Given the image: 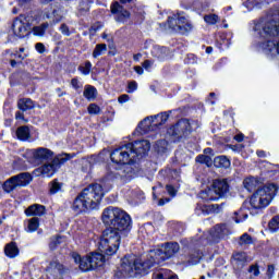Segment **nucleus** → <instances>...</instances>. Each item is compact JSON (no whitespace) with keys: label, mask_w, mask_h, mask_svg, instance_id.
<instances>
[{"label":"nucleus","mask_w":279,"mask_h":279,"mask_svg":"<svg viewBox=\"0 0 279 279\" xmlns=\"http://www.w3.org/2000/svg\"><path fill=\"white\" fill-rule=\"evenodd\" d=\"M158 125V122H156L154 116L145 118L141 123L140 128L144 132H151L154 128Z\"/></svg>","instance_id":"obj_19"},{"label":"nucleus","mask_w":279,"mask_h":279,"mask_svg":"<svg viewBox=\"0 0 279 279\" xmlns=\"http://www.w3.org/2000/svg\"><path fill=\"white\" fill-rule=\"evenodd\" d=\"M83 95L85 98H87L88 101H93L97 99V88L92 85H86Z\"/></svg>","instance_id":"obj_29"},{"label":"nucleus","mask_w":279,"mask_h":279,"mask_svg":"<svg viewBox=\"0 0 279 279\" xmlns=\"http://www.w3.org/2000/svg\"><path fill=\"white\" fill-rule=\"evenodd\" d=\"M111 12L118 16L117 21L119 22L125 21V19H130V12L123 9V5H121L119 2H114L111 5Z\"/></svg>","instance_id":"obj_17"},{"label":"nucleus","mask_w":279,"mask_h":279,"mask_svg":"<svg viewBox=\"0 0 279 279\" xmlns=\"http://www.w3.org/2000/svg\"><path fill=\"white\" fill-rule=\"evenodd\" d=\"M15 119H16V121H24V123H27V120L25 119V116L21 111H17L15 113Z\"/></svg>","instance_id":"obj_51"},{"label":"nucleus","mask_w":279,"mask_h":279,"mask_svg":"<svg viewBox=\"0 0 279 279\" xmlns=\"http://www.w3.org/2000/svg\"><path fill=\"white\" fill-rule=\"evenodd\" d=\"M56 171H58V166L53 162V159L45 162L40 167L34 170V175L37 178L41 175V178H53L56 175Z\"/></svg>","instance_id":"obj_14"},{"label":"nucleus","mask_w":279,"mask_h":279,"mask_svg":"<svg viewBox=\"0 0 279 279\" xmlns=\"http://www.w3.org/2000/svg\"><path fill=\"white\" fill-rule=\"evenodd\" d=\"M168 27L177 34H186L191 32L192 27L189 20L184 15H174L168 19Z\"/></svg>","instance_id":"obj_9"},{"label":"nucleus","mask_w":279,"mask_h":279,"mask_svg":"<svg viewBox=\"0 0 279 279\" xmlns=\"http://www.w3.org/2000/svg\"><path fill=\"white\" fill-rule=\"evenodd\" d=\"M228 234H230V228H228L226 225H217L214 228L213 236L216 239H225V236H228Z\"/></svg>","instance_id":"obj_22"},{"label":"nucleus","mask_w":279,"mask_h":279,"mask_svg":"<svg viewBox=\"0 0 279 279\" xmlns=\"http://www.w3.org/2000/svg\"><path fill=\"white\" fill-rule=\"evenodd\" d=\"M89 114H99L101 112V108L96 104H90L87 108Z\"/></svg>","instance_id":"obj_45"},{"label":"nucleus","mask_w":279,"mask_h":279,"mask_svg":"<svg viewBox=\"0 0 279 279\" xmlns=\"http://www.w3.org/2000/svg\"><path fill=\"white\" fill-rule=\"evenodd\" d=\"M62 191V184L58 183V181H53L50 187V193L56 195V193H60Z\"/></svg>","instance_id":"obj_44"},{"label":"nucleus","mask_w":279,"mask_h":279,"mask_svg":"<svg viewBox=\"0 0 279 279\" xmlns=\"http://www.w3.org/2000/svg\"><path fill=\"white\" fill-rule=\"evenodd\" d=\"M128 145H131V158H133V160H136L140 156H145L151 147V144H149L147 140L136 141Z\"/></svg>","instance_id":"obj_12"},{"label":"nucleus","mask_w":279,"mask_h":279,"mask_svg":"<svg viewBox=\"0 0 279 279\" xmlns=\"http://www.w3.org/2000/svg\"><path fill=\"white\" fill-rule=\"evenodd\" d=\"M265 0H248L246 2V8H260V4L264 3Z\"/></svg>","instance_id":"obj_46"},{"label":"nucleus","mask_w":279,"mask_h":279,"mask_svg":"<svg viewBox=\"0 0 279 279\" xmlns=\"http://www.w3.org/2000/svg\"><path fill=\"white\" fill-rule=\"evenodd\" d=\"M142 56H143V54H141V53L134 54V56H133V60H134L135 62H138V60H141Z\"/></svg>","instance_id":"obj_61"},{"label":"nucleus","mask_w":279,"mask_h":279,"mask_svg":"<svg viewBox=\"0 0 279 279\" xmlns=\"http://www.w3.org/2000/svg\"><path fill=\"white\" fill-rule=\"evenodd\" d=\"M275 267H274V265H269L268 266V269H267V276H268V278H274V271H275Z\"/></svg>","instance_id":"obj_57"},{"label":"nucleus","mask_w":279,"mask_h":279,"mask_svg":"<svg viewBox=\"0 0 279 279\" xmlns=\"http://www.w3.org/2000/svg\"><path fill=\"white\" fill-rule=\"evenodd\" d=\"M29 182H32V174L24 172V173H20L15 177H12L11 179L7 180L3 183V190L7 193H12V191H14V189H19V186H27V184H29Z\"/></svg>","instance_id":"obj_10"},{"label":"nucleus","mask_w":279,"mask_h":279,"mask_svg":"<svg viewBox=\"0 0 279 279\" xmlns=\"http://www.w3.org/2000/svg\"><path fill=\"white\" fill-rule=\"evenodd\" d=\"M105 256L106 255H104V253H93L89 255L93 269H97V267H101V265H104V260H106Z\"/></svg>","instance_id":"obj_23"},{"label":"nucleus","mask_w":279,"mask_h":279,"mask_svg":"<svg viewBox=\"0 0 279 279\" xmlns=\"http://www.w3.org/2000/svg\"><path fill=\"white\" fill-rule=\"evenodd\" d=\"M234 215L235 223H243V221H245L247 218V214L243 211V208H241L239 211H235Z\"/></svg>","instance_id":"obj_39"},{"label":"nucleus","mask_w":279,"mask_h":279,"mask_svg":"<svg viewBox=\"0 0 279 279\" xmlns=\"http://www.w3.org/2000/svg\"><path fill=\"white\" fill-rule=\"evenodd\" d=\"M34 100L29 98H22L17 101V108L22 110V112L34 109Z\"/></svg>","instance_id":"obj_25"},{"label":"nucleus","mask_w":279,"mask_h":279,"mask_svg":"<svg viewBox=\"0 0 279 279\" xmlns=\"http://www.w3.org/2000/svg\"><path fill=\"white\" fill-rule=\"evenodd\" d=\"M60 32L63 34V36H71V31L69 29V26L66 24H62L60 26Z\"/></svg>","instance_id":"obj_49"},{"label":"nucleus","mask_w":279,"mask_h":279,"mask_svg":"<svg viewBox=\"0 0 279 279\" xmlns=\"http://www.w3.org/2000/svg\"><path fill=\"white\" fill-rule=\"evenodd\" d=\"M107 178L111 181L120 180V182H129V180H132V166L130 163L122 165L119 169L109 172Z\"/></svg>","instance_id":"obj_11"},{"label":"nucleus","mask_w":279,"mask_h":279,"mask_svg":"<svg viewBox=\"0 0 279 279\" xmlns=\"http://www.w3.org/2000/svg\"><path fill=\"white\" fill-rule=\"evenodd\" d=\"M72 258L74 263H78L81 271H90V269H94L89 256L82 257L80 254L73 253Z\"/></svg>","instance_id":"obj_16"},{"label":"nucleus","mask_w":279,"mask_h":279,"mask_svg":"<svg viewBox=\"0 0 279 279\" xmlns=\"http://www.w3.org/2000/svg\"><path fill=\"white\" fill-rule=\"evenodd\" d=\"M49 27V23H44L39 26L33 27L34 36H45V32H47Z\"/></svg>","instance_id":"obj_35"},{"label":"nucleus","mask_w":279,"mask_h":279,"mask_svg":"<svg viewBox=\"0 0 279 279\" xmlns=\"http://www.w3.org/2000/svg\"><path fill=\"white\" fill-rule=\"evenodd\" d=\"M233 263L238 267H243V265H245V263H247V254H245V253H235L233 255Z\"/></svg>","instance_id":"obj_32"},{"label":"nucleus","mask_w":279,"mask_h":279,"mask_svg":"<svg viewBox=\"0 0 279 279\" xmlns=\"http://www.w3.org/2000/svg\"><path fill=\"white\" fill-rule=\"evenodd\" d=\"M151 56L162 62V60H166L167 56H169V50L166 47L155 46L151 49Z\"/></svg>","instance_id":"obj_20"},{"label":"nucleus","mask_w":279,"mask_h":279,"mask_svg":"<svg viewBox=\"0 0 279 279\" xmlns=\"http://www.w3.org/2000/svg\"><path fill=\"white\" fill-rule=\"evenodd\" d=\"M4 254L9 258H16V256H19V246H16V243L11 242L7 244L4 247Z\"/></svg>","instance_id":"obj_26"},{"label":"nucleus","mask_w":279,"mask_h":279,"mask_svg":"<svg viewBox=\"0 0 279 279\" xmlns=\"http://www.w3.org/2000/svg\"><path fill=\"white\" fill-rule=\"evenodd\" d=\"M101 219L105 226L109 227L107 230L128 232L132 226V218L130 215L119 207H107L102 211Z\"/></svg>","instance_id":"obj_3"},{"label":"nucleus","mask_w":279,"mask_h":279,"mask_svg":"<svg viewBox=\"0 0 279 279\" xmlns=\"http://www.w3.org/2000/svg\"><path fill=\"white\" fill-rule=\"evenodd\" d=\"M90 69H93V63L90 61L85 62L84 66H80L78 71L83 73V75H88L90 73Z\"/></svg>","instance_id":"obj_43"},{"label":"nucleus","mask_w":279,"mask_h":279,"mask_svg":"<svg viewBox=\"0 0 279 279\" xmlns=\"http://www.w3.org/2000/svg\"><path fill=\"white\" fill-rule=\"evenodd\" d=\"M258 180L254 177L246 178L243 182L244 189L252 193V191H256L258 189Z\"/></svg>","instance_id":"obj_27"},{"label":"nucleus","mask_w":279,"mask_h":279,"mask_svg":"<svg viewBox=\"0 0 279 279\" xmlns=\"http://www.w3.org/2000/svg\"><path fill=\"white\" fill-rule=\"evenodd\" d=\"M57 93H59L58 94L59 97H64V95H66V93L62 92L61 88H57Z\"/></svg>","instance_id":"obj_62"},{"label":"nucleus","mask_w":279,"mask_h":279,"mask_svg":"<svg viewBox=\"0 0 279 279\" xmlns=\"http://www.w3.org/2000/svg\"><path fill=\"white\" fill-rule=\"evenodd\" d=\"M106 51H108L106 44H99L94 49L93 56L94 58H99V56H101V53H106Z\"/></svg>","instance_id":"obj_38"},{"label":"nucleus","mask_w":279,"mask_h":279,"mask_svg":"<svg viewBox=\"0 0 279 279\" xmlns=\"http://www.w3.org/2000/svg\"><path fill=\"white\" fill-rule=\"evenodd\" d=\"M250 274H253V276H258V274H260V270H258L257 266H251Z\"/></svg>","instance_id":"obj_56"},{"label":"nucleus","mask_w":279,"mask_h":279,"mask_svg":"<svg viewBox=\"0 0 279 279\" xmlns=\"http://www.w3.org/2000/svg\"><path fill=\"white\" fill-rule=\"evenodd\" d=\"M143 66L146 71H149L151 69V66H154V61H149V60H145L143 62Z\"/></svg>","instance_id":"obj_52"},{"label":"nucleus","mask_w":279,"mask_h":279,"mask_svg":"<svg viewBox=\"0 0 279 279\" xmlns=\"http://www.w3.org/2000/svg\"><path fill=\"white\" fill-rule=\"evenodd\" d=\"M40 223L38 222V218H32L28 220L27 232H36Z\"/></svg>","instance_id":"obj_36"},{"label":"nucleus","mask_w":279,"mask_h":279,"mask_svg":"<svg viewBox=\"0 0 279 279\" xmlns=\"http://www.w3.org/2000/svg\"><path fill=\"white\" fill-rule=\"evenodd\" d=\"M46 271L50 276H53L54 278H58V276H60V274H62V265L60 263H58V260H52V262H50Z\"/></svg>","instance_id":"obj_21"},{"label":"nucleus","mask_w":279,"mask_h":279,"mask_svg":"<svg viewBox=\"0 0 279 279\" xmlns=\"http://www.w3.org/2000/svg\"><path fill=\"white\" fill-rule=\"evenodd\" d=\"M104 195H106V192H104L101 184H90L82 190L74 198L72 210H74L76 215L88 213V210H96V208H99Z\"/></svg>","instance_id":"obj_1"},{"label":"nucleus","mask_w":279,"mask_h":279,"mask_svg":"<svg viewBox=\"0 0 279 279\" xmlns=\"http://www.w3.org/2000/svg\"><path fill=\"white\" fill-rule=\"evenodd\" d=\"M210 215V213H219V205H201L196 207L198 215Z\"/></svg>","instance_id":"obj_24"},{"label":"nucleus","mask_w":279,"mask_h":279,"mask_svg":"<svg viewBox=\"0 0 279 279\" xmlns=\"http://www.w3.org/2000/svg\"><path fill=\"white\" fill-rule=\"evenodd\" d=\"M204 154L205 156H210L213 154V148H205Z\"/></svg>","instance_id":"obj_60"},{"label":"nucleus","mask_w":279,"mask_h":279,"mask_svg":"<svg viewBox=\"0 0 279 279\" xmlns=\"http://www.w3.org/2000/svg\"><path fill=\"white\" fill-rule=\"evenodd\" d=\"M123 234H125V231L106 229L99 241V252L105 256H114L119 252V245H121V236Z\"/></svg>","instance_id":"obj_4"},{"label":"nucleus","mask_w":279,"mask_h":279,"mask_svg":"<svg viewBox=\"0 0 279 279\" xmlns=\"http://www.w3.org/2000/svg\"><path fill=\"white\" fill-rule=\"evenodd\" d=\"M166 191L169 193V195H172V196H174L177 193L175 187H173L172 185H167Z\"/></svg>","instance_id":"obj_55"},{"label":"nucleus","mask_w":279,"mask_h":279,"mask_svg":"<svg viewBox=\"0 0 279 279\" xmlns=\"http://www.w3.org/2000/svg\"><path fill=\"white\" fill-rule=\"evenodd\" d=\"M13 34L17 38H25L27 36V26L25 25V17L20 16L13 22Z\"/></svg>","instance_id":"obj_15"},{"label":"nucleus","mask_w":279,"mask_h":279,"mask_svg":"<svg viewBox=\"0 0 279 279\" xmlns=\"http://www.w3.org/2000/svg\"><path fill=\"white\" fill-rule=\"evenodd\" d=\"M27 217H43L45 215V206L44 205H32L25 210Z\"/></svg>","instance_id":"obj_18"},{"label":"nucleus","mask_w":279,"mask_h":279,"mask_svg":"<svg viewBox=\"0 0 279 279\" xmlns=\"http://www.w3.org/2000/svg\"><path fill=\"white\" fill-rule=\"evenodd\" d=\"M228 181L226 180H215L213 183V187L206 190L203 193L204 199L209 202H215V199H219V197H223L226 193H228Z\"/></svg>","instance_id":"obj_7"},{"label":"nucleus","mask_w":279,"mask_h":279,"mask_svg":"<svg viewBox=\"0 0 279 279\" xmlns=\"http://www.w3.org/2000/svg\"><path fill=\"white\" fill-rule=\"evenodd\" d=\"M243 138H245L243 134H238L234 136V141H236L238 143H243Z\"/></svg>","instance_id":"obj_58"},{"label":"nucleus","mask_w":279,"mask_h":279,"mask_svg":"<svg viewBox=\"0 0 279 279\" xmlns=\"http://www.w3.org/2000/svg\"><path fill=\"white\" fill-rule=\"evenodd\" d=\"M73 158V155L69 154H62L57 157H52L53 163L57 166V169H59L60 165H64V162H69Z\"/></svg>","instance_id":"obj_31"},{"label":"nucleus","mask_w":279,"mask_h":279,"mask_svg":"<svg viewBox=\"0 0 279 279\" xmlns=\"http://www.w3.org/2000/svg\"><path fill=\"white\" fill-rule=\"evenodd\" d=\"M154 267V262L143 260L136 255H126L116 271L117 278H132L134 274H147Z\"/></svg>","instance_id":"obj_2"},{"label":"nucleus","mask_w":279,"mask_h":279,"mask_svg":"<svg viewBox=\"0 0 279 279\" xmlns=\"http://www.w3.org/2000/svg\"><path fill=\"white\" fill-rule=\"evenodd\" d=\"M129 93H134V90H136V88H138V84L135 81H132L129 83Z\"/></svg>","instance_id":"obj_50"},{"label":"nucleus","mask_w":279,"mask_h":279,"mask_svg":"<svg viewBox=\"0 0 279 279\" xmlns=\"http://www.w3.org/2000/svg\"><path fill=\"white\" fill-rule=\"evenodd\" d=\"M270 232H278L279 230V216L274 217L268 225Z\"/></svg>","instance_id":"obj_40"},{"label":"nucleus","mask_w":279,"mask_h":279,"mask_svg":"<svg viewBox=\"0 0 279 279\" xmlns=\"http://www.w3.org/2000/svg\"><path fill=\"white\" fill-rule=\"evenodd\" d=\"M257 156H259V158H263L265 156V153L263 150H258Z\"/></svg>","instance_id":"obj_64"},{"label":"nucleus","mask_w":279,"mask_h":279,"mask_svg":"<svg viewBox=\"0 0 279 279\" xmlns=\"http://www.w3.org/2000/svg\"><path fill=\"white\" fill-rule=\"evenodd\" d=\"M23 157L28 160V162H35V165H43V162H49L53 160V151L49 148L38 147L26 149Z\"/></svg>","instance_id":"obj_5"},{"label":"nucleus","mask_w":279,"mask_h":279,"mask_svg":"<svg viewBox=\"0 0 279 279\" xmlns=\"http://www.w3.org/2000/svg\"><path fill=\"white\" fill-rule=\"evenodd\" d=\"M269 195L265 190H257L255 194L252 195L250 199V205L256 210L258 208H265L269 206Z\"/></svg>","instance_id":"obj_13"},{"label":"nucleus","mask_w":279,"mask_h":279,"mask_svg":"<svg viewBox=\"0 0 279 279\" xmlns=\"http://www.w3.org/2000/svg\"><path fill=\"white\" fill-rule=\"evenodd\" d=\"M259 191H265L266 195L269 197V202L274 198V195L278 193V186L276 183H269L268 185H265L264 187L259 189Z\"/></svg>","instance_id":"obj_30"},{"label":"nucleus","mask_w":279,"mask_h":279,"mask_svg":"<svg viewBox=\"0 0 279 279\" xmlns=\"http://www.w3.org/2000/svg\"><path fill=\"white\" fill-rule=\"evenodd\" d=\"M35 49L36 51H38L39 53H45V45L43 43H38L35 45Z\"/></svg>","instance_id":"obj_53"},{"label":"nucleus","mask_w":279,"mask_h":279,"mask_svg":"<svg viewBox=\"0 0 279 279\" xmlns=\"http://www.w3.org/2000/svg\"><path fill=\"white\" fill-rule=\"evenodd\" d=\"M154 119L158 125H162V123H167V120L169 119V113L162 112L157 116H154Z\"/></svg>","instance_id":"obj_41"},{"label":"nucleus","mask_w":279,"mask_h":279,"mask_svg":"<svg viewBox=\"0 0 279 279\" xmlns=\"http://www.w3.org/2000/svg\"><path fill=\"white\" fill-rule=\"evenodd\" d=\"M214 165L218 169H228L230 167V159L226 156H218L214 159Z\"/></svg>","instance_id":"obj_28"},{"label":"nucleus","mask_w":279,"mask_h":279,"mask_svg":"<svg viewBox=\"0 0 279 279\" xmlns=\"http://www.w3.org/2000/svg\"><path fill=\"white\" fill-rule=\"evenodd\" d=\"M118 101L119 104H126V101H130V96L128 95H121L119 98H118Z\"/></svg>","instance_id":"obj_54"},{"label":"nucleus","mask_w":279,"mask_h":279,"mask_svg":"<svg viewBox=\"0 0 279 279\" xmlns=\"http://www.w3.org/2000/svg\"><path fill=\"white\" fill-rule=\"evenodd\" d=\"M240 245H252V243H254V241L252 240V236L247 233H244L240 236V241H239Z\"/></svg>","instance_id":"obj_42"},{"label":"nucleus","mask_w":279,"mask_h":279,"mask_svg":"<svg viewBox=\"0 0 279 279\" xmlns=\"http://www.w3.org/2000/svg\"><path fill=\"white\" fill-rule=\"evenodd\" d=\"M134 71L137 73V75H143V73H144L143 68L140 65H136L134 68Z\"/></svg>","instance_id":"obj_59"},{"label":"nucleus","mask_w":279,"mask_h":279,"mask_svg":"<svg viewBox=\"0 0 279 279\" xmlns=\"http://www.w3.org/2000/svg\"><path fill=\"white\" fill-rule=\"evenodd\" d=\"M110 158L112 162L116 165H130V162H134V157H132V145H124L118 149H114Z\"/></svg>","instance_id":"obj_8"},{"label":"nucleus","mask_w":279,"mask_h":279,"mask_svg":"<svg viewBox=\"0 0 279 279\" xmlns=\"http://www.w3.org/2000/svg\"><path fill=\"white\" fill-rule=\"evenodd\" d=\"M16 136L20 141H28V138H29V128L28 126H20L16 130Z\"/></svg>","instance_id":"obj_33"},{"label":"nucleus","mask_w":279,"mask_h":279,"mask_svg":"<svg viewBox=\"0 0 279 279\" xmlns=\"http://www.w3.org/2000/svg\"><path fill=\"white\" fill-rule=\"evenodd\" d=\"M71 86L75 90H80V88H82V83L77 78H72L71 80Z\"/></svg>","instance_id":"obj_48"},{"label":"nucleus","mask_w":279,"mask_h":279,"mask_svg":"<svg viewBox=\"0 0 279 279\" xmlns=\"http://www.w3.org/2000/svg\"><path fill=\"white\" fill-rule=\"evenodd\" d=\"M204 21L207 23V25H217V23H219V15L207 14L204 16Z\"/></svg>","instance_id":"obj_37"},{"label":"nucleus","mask_w":279,"mask_h":279,"mask_svg":"<svg viewBox=\"0 0 279 279\" xmlns=\"http://www.w3.org/2000/svg\"><path fill=\"white\" fill-rule=\"evenodd\" d=\"M166 202H169V198H166V201L165 199H160L159 201V206H165Z\"/></svg>","instance_id":"obj_63"},{"label":"nucleus","mask_w":279,"mask_h":279,"mask_svg":"<svg viewBox=\"0 0 279 279\" xmlns=\"http://www.w3.org/2000/svg\"><path fill=\"white\" fill-rule=\"evenodd\" d=\"M180 252V244L177 242H170L166 243L161 248H158L157 251L150 252V263H162V260H167V258H171V256H174Z\"/></svg>","instance_id":"obj_6"},{"label":"nucleus","mask_w":279,"mask_h":279,"mask_svg":"<svg viewBox=\"0 0 279 279\" xmlns=\"http://www.w3.org/2000/svg\"><path fill=\"white\" fill-rule=\"evenodd\" d=\"M196 162H199L201 165H206L207 167H211L213 157H210V155H198L196 157Z\"/></svg>","instance_id":"obj_34"},{"label":"nucleus","mask_w":279,"mask_h":279,"mask_svg":"<svg viewBox=\"0 0 279 279\" xmlns=\"http://www.w3.org/2000/svg\"><path fill=\"white\" fill-rule=\"evenodd\" d=\"M62 243V236L52 238L49 244L50 250H56Z\"/></svg>","instance_id":"obj_47"}]
</instances>
